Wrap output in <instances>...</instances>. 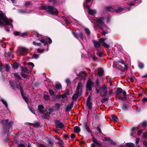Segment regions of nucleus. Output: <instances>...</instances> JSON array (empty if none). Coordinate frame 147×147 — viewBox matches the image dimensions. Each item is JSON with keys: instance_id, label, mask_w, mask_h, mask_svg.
Instances as JSON below:
<instances>
[{"instance_id": "obj_1", "label": "nucleus", "mask_w": 147, "mask_h": 147, "mask_svg": "<svg viewBox=\"0 0 147 147\" xmlns=\"http://www.w3.org/2000/svg\"><path fill=\"white\" fill-rule=\"evenodd\" d=\"M13 20L10 18L8 19L4 14L3 12L0 11V26L5 28L6 26H10L11 29L13 28V26L12 24Z\"/></svg>"}, {"instance_id": "obj_2", "label": "nucleus", "mask_w": 147, "mask_h": 147, "mask_svg": "<svg viewBox=\"0 0 147 147\" xmlns=\"http://www.w3.org/2000/svg\"><path fill=\"white\" fill-rule=\"evenodd\" d=\"M8 119H6L2 120L1 122V123L3 125L2 127L4 133L5 134L7 133L8 136L9 135V129L12 127L13 123V122L11 121L9 122L8 123Z\"/></svg>"}, {"instance_id": "obj_3", "label": "nucleus", "mask_w": 147, "mask_h": 147, "mask_svg": "<svg viewBox=\"0 0 147 147\" xmlns=\"http://www.w3.org/2000/svg\"><path fill=\"white\" fill-rule=\"evenodd\" d=\"M104 9L107 12L112 11L113 12H115L117 13H119L122 12L124 9L121 7H119L116 8L109 5L105 7Z\"/></svg>"}, {"instance_id": "obj_4", "label": "nucleus", "mask_w": 147, "mask_h": 147, "mask_svg": "<svg viewBox=\"0 0 147 147\" xmlns=\"http://www.w3.org/2000/svg\"><path fill=\"white\" fill-rule=\"evenodd\" d=\"M95 21L97 24L98 27L101 30H104L106 26L104 24V18L103 17H100L94 19Z\"/></svg>"}, {"instance_id": "obj_5", "label": "nucleus", "mask_w": 147, "mask_h": 147, "mask_svg": "<svg viewBox=\"0 0 147 147\" xmlns=\"http://www.w3.org/2000/svg\"><path fill=\"white\" fill-rule=\"evenodd\" d=\"M47 9V11L53 15H56L58 14L57 9L53 6L50 5H48Z\"/></svg>"}, {"instance_id": "obj_6", "label": "nucleus", "mask_w": 147, "mask_h": 147, "mask_svg": "<svg viewBox=\"0 0 147 147\" xmlns=\"http://www.w3.org/2000/svg\"><path fill=\"white\" fill-rule=\"evenodd\" d=\"M28 52V50L26 48L24 47L19 48L17 50L18 54L19 55H26Z\"/></svg>"}, {"instance_id": "obj_7", "label": "nucleus", "mask_w": 147, "mask_h": 147, "mask_svg": "<svg viewBox=\"0 0 147 147\" xmlns=\"http://www.w3.org/2000/svg\"><path fill=\"white\" fill-rule=\"evenodd\" d=\"M94 82H92L90 78H89L86 84V91H91L92 88L94 86Z\"/></svg>"}, {"instance_id": "obj_8", "label": "nucleus", "mask_w": 147, "mask_h": 147, "mask_svg": "<svg viewBox=\"0 0 147 147\" xmlns=\"http://www.w3.org/2000/svg\"><path fill=\"white\" fill-rule=\"evenodd\" d=\"M113 67L123 72L127 68V65H123V66H122L121 65H113Z\"/></svg>"}, {"instance_id": "obj_9", "label": "nucleus", "mask_w": 147, "mask_h": 147, "mask_svg": "<svg viewBox=\"0 0 147 147\" xmlns=\"http://www.w3.org/2000/svg\"><path fill=\"white\" fill-rule=\"evenodd\" d=\"M147 126V121H144L136 127L137 129H145Z\"/></svg>"}, {"instance_id": "obj_10", "label": "nucleus", "mask_w": 147, "mask_h": 147, "mask_svg": "<svg viewBox=\"0 0 147 147\" xmlns=\"http://www.w3.org/2000/svg\"><path fill=\"white\" fill-rule=\"evenodd\" d=\"M55 126L57 128H61L63 129L65 127V125L63 124L59 120H55Z\"/></svg>"}, {"instance_id": "obj_11", "label": "nucleus", "mask_w": 147, "mask_h": 147, "mask_svg": "<svg viewBox=\"0 0 147 147\" xmlns=\"http://www.w3.org/2000/svg\"><path fill=\"white\" fill-rule=\"evenodd\" d=\"M87 7L88 9V11L89 14L92 16H94L96 13V11L95 9H91L90 8V7L89 5H87Z\"/></svg>"}, {"instance_id": "obj_12", "label": "nucleus", "mask_w": 147, "mask_h": 147, "mask_svg": "<svg viewBox=\"0 0 147 147\" xmlns=\"http://www.w3.org/2000/svg\"><path fill=\"white\" fill-rule=\"evenodd\" d=\"M72 33L74 36L78 39L79 36L82 39H83L84 38V36L83 34L81 32H80L78 34L76 32H72Z\"/></svg>"}, {"instance_id": "obj_13", "label": "nucleus", "mask_w": 147, "mask_h": 147, "mask_svg": "<svg viewBox=\"0 0 147 147\" xmlns=\"http://www.w3.org/2000/svg\"><path fill=\"white\" fill-rule=\"evenodd\" d=\"M106 38H102L99 39V41L100 42L101 44H103L102 45H103L106 48H108L109 47V45L105 43V40Z\"/></svg>"}, {"instance_id": "obj_14", "label": "nucleus", "mask_w": 147, "mask_h": 147, "mask_svg": "<svg viewBox=\"0 0 147 147\" xmlns=\"http://www.w3.org/2000/svg\"><path fill=\"white\" fill-rule=\"evenodd\" d=\"M41 113L43 114L42 116V118L45 119H49L50 115L51 114V112H46L45 113V111H44L43 113Z\"/></svg>"}, {"instance_id": "obj_15", "label": "nucleus", "mask_w": 147, "mask_h": 147, "mask_svg": "<svg viewBox=\"0 0 147 147\" xmlns=\"http://www.w3.org/2000/svg\"><path fill=\"white\" fill-rule=\"evenodd\" d=\"M107 85H105V84H104L102 86V87L100 86L99 88L100 89V90H102L103 91V93H107Z\"/></svg>"}, {"instance_id": "obj_16", "label": "nucleus", "mask_w": 147, "mask_h": 147, "mask_svg": "<svg viewBox=\"0 0 147 147\" xmlns=\"http://www.w3.org/2000/svg\"><path fill=\"white\" fill-rule=\"evenodd\" d=\"M46 144L49 146L53 147L54 146V143L53 140L50 138H48V140L47 141Z\"/></svg>"}, {"instance_id": "obj_17", "label": "nucleus", "mask_w": 147, "mask_h": 147, "mask_svg": "<svg viewBox=\"0 0 147 147\" xmlns=\"http://www.w3.org/2000/svg\"><path fill=\"white\" fill-rule=\"evenodd\" d=\"M87 75L84 71H81L78 74V76L83 79H85L86 76Z\"/></svg>"}, {"instance_id": "obj_18", "label": "nucleus", "mask_w": 147, "mask_h": 147, "mask_svg": "<svg viewBox=\"0 0 147 147\" xmlns=\"http://www.w3.org/2000/svg\"><path fill=\"white\" fill-rule=\"evenodd\" d=\"M38 39L41 42L44 43V45L45 46L47 45V48L46 49V50L47 51H48L49 50V46L48 45L47 41L43 39H40V38H38Z\"/></svg>"}, {"instance_id": "obj_19", "label": "nucleus", "mask_w": 147, "mask_h": 147, "mask_svg": "<svg viewBox=\"0 0 147 147\" xmlns=\"http://www.w3.org/2000/svg\"><path fill=\"white\" fill-rule=\"evenodd\" d=\"M136 1H133L131 2L128 3V5H129V7H127V11H129L130 10V8L131 7L133 6H136L138 5H136Z\"/></svg>"}, {"instance_id": "obj_20", "label": "nucleus", "mask_w": 147, "mask_h": 147, "mask_svg": "<svg viewBox=\"0 0 147 147\" xmlns=\"http://www.w3.org/2000/svg\"><path fill=\"white\" fill-rule=\"evenodd\" d=\"M93 43L94 44V46L95 48L98 49L100 48V46L101 44L100 42L99 41V40L98 41H96L95 40L93 41Z\"/></svg>"}, {"instance_id": "obj_21", "label": "nucleus", "mask_w": 147, "mask_h": 147, "mask_svg": "<svg viewBox=\"0 0 147 147\" xmlns=\"http://www.w3.org/2000/svg\"><path fill=\"white\" fill-rule=\"evenodd\" d=\"M44 106L41 105H39L38 106V110L40 113H43L44 111H45L44 110Z\"/></svg>"}, {"instance_id": "obj_22", "label": "nucleus", "mask_w": 147, "mask_h": 147, "mask_svg": "<svg viewBox=\"0 0 147 147\" xmlns=\"http://www.w3.org/2000/svg\"><path fill=\"white\" fill-rule=\"evenodd\" d=\"M21 69L22 71L21 73H28V69L26 67L21 66Z\"/></svg>"}, {"instance_id": "obj_23", "label": "nucleus", "mask_w": 147, "mask_h": 147, "mask_svg": "<svg viewBox=\"0 0 147 147\" xmlns=\"http://www.w3.org/2000/svg\"><path fill=\"white\" fill-rule=\"evenodd\" d=\"M83 87V84L81 82H80L78 83L77 87L76 88V91H78L79 92V90L80 89H82V88Z\"/></svg>"}, {"instance_id": "obj_24", "label": "nucleus", "mask_w": 147, "mask_h": 147, "mask_svg": "<svg viewBox=\"0 0 147 147\" xmlns=\"http://www.w3.org/2000/svg\"><path fill=\"white\" fill-rule=\"evenodd\" d=\"M79 92H78V91H76V93L74 94L72 96V100H74L77 99L79 96Z\"/></svg>"}, {"instance_id": "obj_25", "label": "nucleus", "mask_w": 147, "mask_h": 147, "mask_svg": "<svg viewBox=\"0 0 147 147\" xmlns=\"http://www.w3.org/2000/svg\"><path fill=\"white\" fill-rule=\"evenodd\" d=\"M74 105V103L73 102H72L70 105L69 107L67 106L66 108V111L67 112H68L70 111L73 108Z\"/></svg>"}, {"instance_id": "obj_26", "label": "nucleus", "mask_w": 147, "mask_h": 147, "mask_svg": "<svg viewBox=\"0 0 147 147\" xmlns=\"http://www.w3.org/2000/svg\"><path fill=\"white\" fill-rule=\"evenodd\" d=\"M86 105L89 109L91 110L92 107V104L91 102H86Z\"/></svg>"}, {"instance_id": "obj_27", "label": "nucleus", "mask_w": 147, "mask_h": 147, "mask_svg": "<svg viewBox=\"0 0 147 147\" xmlns=\"http://www.w3.org/2000/svg\"><path fill=\"white\" fill-rule=\"evenodd\" d=\"M74 131L75 133H76L79 132L80 131L81 129L78 126H76L74 127Z\"/></svg>"}, {"instance_id": "obj_28", "label": "nucleus", "mask_w": 147, "mask_h": 147, "mask_svg": "<svg viewBox=\"0 0 147 147\" xmlns=\"http://www.w3.org/2000/svg\"><path fill=\"white\" fill-rule=\"evenodd\" d=\"M84 128H85L87 132L89 133H91V131L89 127L88 126L87 123H85L84 124Z\"/></svg>"}, {"instance_id": "obj_29", "label": "nucleus", "mask_w": 147, "mask_h": 147, "mask_svg": "<svg viewBox=\"0 0 147 147\" xmlns=\"http://www.w3.org/2000/svg\"><path fill=\"white\" fill-rule=\"evenodd\" d=\"M103 70L102 68H100L98 70V72L97 73V75L99 76H102L103 75Z\"/></svg>"}, {"instance_id": "obj_30", "label": "nucleus", "mask_w": 147, "mask_h": 147, "mask_svg": "<svg viewBox=\"0 0 147 147\" xmlns=\"http://www.w3.org/2000/svg\"><path fill=\"white\" fill-rule=\"evenodd\" d=\"M61 97V95H55L52 98V99L53 100H55L58 98H59Z\"/></svg>"}, {"instance_id": "obj_31", "label": "nucleus", "mask_w": 147, "mask_h": 147, "mask_svg": "<svg viewBox=\"0 0 147 147\" xmlns=\"http://www.w3.org/2000/svg\"><path fill=\"white\" fill-rule=\"evenodd\" d=\"M112 119L114 121H117L118 120V118L117 116L113 114L111 115Z\"/></svg>"}, {"instance_id": "obj_32", "label": "nucleus", "mask_w": 147, "mask_h": 147, "mask_svg": "<svg viewBox=\"0 0 147 147\" xmlns=\"http://www.w3.org/2000/svg\"><path fill=\"white\" fill-rule=\"evenodd\" d=\"M123 90L120 88H117L116 92H117V94H116L117 95L119 94L122 92Z\"/></svg>"}, {"instance_id": "obj_33", "label": "nucleus", "mask_w": 147, "mask_h": 147, "mask_svg": "<svg viewBox=\"0 0 147 147\" xmlns=\"http://www.w3.org/2000/svg\"><path fill=\"white\" fill-rule=\"evenodd\" d=\"M14 77L17 79L21 80L22 79V78L19 75L18 73H15L14 74Z\"/></svg>"}, {"instance_id": "obj_34", "label": "nucleus", "mask_w": 147, "mask_h": 147, "mask_svg": "<svg viewBox=\"0 0 147 147\" xmlns=\"http://www.w3.org/2000/svg\"><path fill=\"white\" fill-rule=\"evenodd\" d=\"M112 139H111L110 137H104L103 138V140L105 141L109 142L111 141Z\"/></svg>"}, {"instance_id": "obj_35", "label": "nucleus", "mask_w": 147, "mask_h": 147, "mask_svg": "<svg viewBox=\"0 0 147 147\" xmlns=\"http://www.w3.org/2000/svg\"><path fill=\"white\" fill-rule=\"evenodd\" d=\"M39 55L40 54H37L34 53L32 55V58L34 59H37L39 58Z\"/></svg>"}, {"instance_id": "obj_36", "label": "nucleus", "mask_w": 147, "mask_h": 147, "mask_svg": "<svg viewBox=\"0 0 147 147\" xmlns=\"http://www.w3.org/2000/svg\"><path fill=\"white\" fill-rule=\"evenodd\" d=\"M40 124L38 122H36L35 123L33 124V127L35 128H38L40 127Z\"/></svg>"}, {"instance_id": "obj_37", "label": "nucleus", "mask_w": 147, "mask_h": 147, "mask_svg": "<svg viewBox=\"0 0 147 147\" xmlns=\"http://www.w3.org/2000/svg\"><path fill=\"white\" fill-rule=\"evenodd\" d=\"M127 147H134V144L132 143H128L126 144Z\"/></svg>"}, {"instance_id": "obj_38", "label": "nucleus", "mask_w": 147, "mask_h": 147, "mask_svg": "<svg viewBox=\"0 0 147 147\" xmlns=\"http://www.w3.org/2000/svg\"><path fill=\"white\" fill-rule=\"evenodd\" d=\"M4 67L5 68V71L7 72H9L10 70V67L9 65H6L4 66Z\"/></svg>"}, {"instance_id": "obj_39", "label": "nucleus", "mask_w": 147, "mask_h": 147, "mask_svg": "<svg viewBox=\"0 0 147 147\" xmlns=\"http://www.w3.org/2000/svg\"><path fill=\"white\" fill-rule=\"evenodd\" d=\"M47 6L48 5L42 6H41L39 7V8L40 10H45L47 11Z\"/></svg>"}, {"instance_id": "obj_40", "label": "nucleus", "mask_w": 147, "mask_h": 147, "mask_svg": "<svg viewBox=\"0 0 147 147\" xmlns=\"http://www.w3.org/2000/svg\"><path fill=\"white\" fill-rule=\"evenodd\" d=\"M43 98L45 100H49L50 98L49 96L47 94H45L43 96Z\"/></svg>"}, {"instance_id": "obj_41", "label": "nucleus", "mask_w": 147, "mask_h": 147, "mask_svg": "<svg viewBox=\"0 0 147 147\" xmlns=\"http://www.w3.org/2000/svg\"><path fill=\"white\" fill-rule=\"evenodd\" d=\"M123 108L125 110H127L128 109V106L125 103H123L122 105Z\"/></svg>"}, {"instance_id": "obj_42", "label": "nucleus", "mask_w": 147, "mask_h": 147, "mask_svg": "<svg viewBox=\"0 0 147 147\" xmlns=\"http://www.w3.org/2000/svg\"><path fill=\"white\" fill-rule=\"evenodd\" d=\"M28 32H24L21 34V36L23 37L24 36H27L28 34Z\"/></svg>"}, {"instance_id": "obj_43", "label": "nucleus", "mask_w": 147, "mask_h": 147, "mask_svg": "<svg viewBox=\"0 0 147 147\" xmlns=\"http://www.w3.org/2000/svg\"><path fill=\"white\" fill-rule=\"evenodd\" d=\"M85 31L86 34L88 35H89L90 34V30L87 28H86L85 29Z\"/></svg>"}, {"instance_id": "obj_44", "label": "nucleus", "mask_w": 147, "mask_h": 147, "mask_svg": "<svg viewBox=\"0 0 147 147\" xmlns=\"http://www.w3.org/2000/svg\"><path fill=\"white\" fill-rule=\"evenodd\" d=\"M56 88L58 89L59 90L61 88V86L60 84H57L55 86Z\"/></svg>"}, {"instance_id": "obj_45", "label": "nucleus", "mask_w": 147, "mask_h": 147, "mask_svg": "<svg viewBox=\"0 0 147 147\" xmlns=\"http://www.w3.org/2000/svg\"><path fill=\"white\" fill-rule=\"evenodd\" d=\"M33 44L34 45L36 46H40L41 45V44L40 42L36 43L35 41H33Z\"/></svg>"}, {"instance_id": "obj_46", "label": "nucleus", "mask_w": 147, "mask_h": 147, "mask_svg": "<svg viewBox=\"0 0 147 147\" xmlns=\"http://www.w3.org/2000/svg\"><path fill=\"white\" fill-rule=\"evenodd\" d=\"M95 87L96 88H98V86L99 84V82L98 80L97 79L95 82Z\"/></svg>"}, {"instance_id": "obj_47", "label": "nucleus", "mask_w": 147, "mask_h": 147, "mask_svg": "<svg viewBox=\"0 0 147 147\" xmlns=\"http://www.w3.org/2000/svg\"><path fill=\"white\" fill-rule=\"evenodd\" d=\"M26 74V73H21L22 76L24 78H27L28 77V75Z\"/></svg>"}, {"instance_id": "obj_48", "label": "nucleus", "mask_w": 147, "mask_h": 147, "mask_svg": "<svg viewBox=\"0 0 147 147\" xmlns=\"http://www.w3.org/2000/svg\"><path fill=\"white\" fill-rule=\"evenodd\" d=\"M1 101L3 104L5 105V107H7L8 106V104L6 101L3 99L1 100Z\"/></svg>"}, {"instance_id": "obj_49", "label": "nucleus", "mask_w": 147, "mask_h": 147, "mask_svg": "<svg viewBox=\"0 0 147 147\" xmlns=\"http://www.w3.org/2000/svg\"><path fill=\"white\" fill-rule=\"evenodd\" d=\"M117 63L118 64L121 63V64H125V63L121 59H120L119 60L117 61Z\"/></svg>"}, {"instance_id": "obj_50", "label": "nucleus", "mask_w": 147, "mask_h": 147, "mask_svg": "<svg viewBox=\"0 0 147 147\" xmlns=\"http://www.w3.org/2000/svg\"><path fill=\"white\" fill-rule=\"evenodd\" d=\"M49 92L50 95L51 96H52L54 94V92L53 90L51 89H49Z\"/></svg>"}, {"instance_id": "obj_51", "label": "nucleus", "mask_w": 147, "mask_h": 147, "mask_svg": "<svg viewBox=\"0 0 147 147\" xmlns=\"http://www.w3.org/2000/svg\"><path fill=\"white\" fill-rule=\"evenodd\" d=\"M45 50V49H38L37 50V51L38 53H41L43 52Z\"/></svg>"}, {"instance_id": "obj_52", "label": "nucleus", "mask_w": 147, "mask_h": 147, "mask_svg": "<svg viewBox=\"0 0 147 147\" xmlns=\"http://www.w3.org/2000/svg\"><path fill=\"white\" fill-rule=\"evenodd\" d=\"M30 111L33 113L35 114V112L33 109V108L32 107H28Z\"/></svg>"}, {"instance_id": "obj_53", "label": "nucleus", "mask_w": 147, "mask_h": 147, "mask_svg": "<svg viewBox=\"0 0 147 147\" xmlns=\"http://www.w3.org/2000/svg\"><path fill=\"white\" fill-rule=\"evenodd\" d=\"M91 57H92V60L93 61H95L96 60V57L94 55H91Z\"/></svg>"}, {"instance_id": "obj_54", "label": "nucleus", "mask_w": 147, "mask_h": 147, "mask_svg": "<svg viewBox=\"0 0 147 147\" xmlns=\"http://www.w3.org/2000/svg\"><path fill=\"white\" fill-rule=\"evenodd\" d=\"M55 107L57 109H59L60 107V104L58 103H57L55 104Z\"/></svg>"}, {"instance_id": "obj_55", "label": "nucleus", "mask_w": 147, "mask_h": 147, "mask_svg": "<svg viewBox=\"0 0 147 147\" xmlns=\"http://www.w3.org/2000/svg\"><path fill=\"white\" fill-rule=\"evenodd\" d=\"M76 135L74 134H71L70 136V138H69V139H71L76 137Z\"/></svg>"}, {"instance_id": "obj_56", "label": "nucleus", "mask_w": 147, "mask_h": 147, "mask_svg": "<svg viewBox=\"0 0 147 147\" xmlns=\"http://www.w3.org/2000/svg\"><path fill=\"white\" fill-rule=\"evenodd\" d=\"M12 54V53L11 52H10L7 53L5 54L8 57H10L11 56Z\"/></svg>"}, {"instance_id": "obj_57", "label": "nucleus", "mask_w": 147, "mask_h": 147, "mask_svg": "<svg viewBox=\"0 0 147 147\" xmlns=\"http://www.w3.org/2000/svg\"><path fill=\"white\" fill-rule=\"evenodd\" d=\"M143 129H141L138 131L137 132V134L138 136H140V134L142 133Z\"/></svg>"}, {"instance_id": "obj_58", "label": "nucleus", "mask_w": 147, "mask_h": 147, "mask_svg": "<svg viewBox=\"0 0 147 147\" xmlns=\"http://www.w3.org/2000/svg\"><path fill=\"white\" fill-rule=\"evenodd\" d=\"M65 82L67 85H69L71 82L70 80L68 78L66 79Z\"/></svg>"}, {"instance_id": "obj_59", "label": "nucleus", "mask_w": 147, "mask_h": 147, "mask_svg": "<svg viewBox=\"0 0 147 147\" xmlns=\"http://www.w3.org/2000/svg\"><path fill=\"white\" fill-rule=\"evenodd\" d=\"M58 143H59V146L60 147H65L63 146V145L64 144V143L63 141H61V142H59Z\"/></svg>"}, {"instance_id": "obj_60", "label": "nucleus", "mask_w": 147, "mask_h": 147, "mask_svg": "<svg viewBox=\"0 0 147 147\" xmlns=\"http://www.w3.org/2000/svg\"><path fill=\"white\" fill-rule=\"evenodd\" d=\"M96 54L97 55H98V56H99L100 57H102V53L100 52L99 51H98L97 52Z\"/></svg>"}, {"instance_id": "obj_61", "label": "nucleus", "mask_w": 147, "mask_h": 147, "mask_svg": "<svg viewBox=\"0 0 147 147\" xmlns=\"http://www.w3.org/2000/svg\"><path fill=\"white\" fill-rule=\"evenodd\" d=\"M107 99L106 98H103L101 100V102L102 103H105L107 100Z\"/></svg>"}, {"instance_id": "obj_62", "label": "nucleus", "mask_w": 147, "mask_h": 147, "mask_svg": "<svg viewBox=\"0 0 147 147\" xmlns=\"http://www.w3.org/2000/svg\"><path fill=\"white\" fill-rule=\"evenodd\" d=\"M143 137L147 139V132H145L143 134Z\"/></svg>"}, {"instance_id": "obj_63", "label": "nucleus", "mask_w": 147, "mask_h": 147, "mask_svg": "<svg viewBox=\"0 0 147 147\" xmlns=\"http://www.w3.org/2000/svg\"><path fill=\"white\" fill-rule=\"evenodd\" d=\"M48 111H50L51 112V113L53 112L54 111L53 108L50 107L48 109Z\"/></svg>"}, {"instance_id": "obj_64", "label": "nucleus", "mask_w": 147, "mask_h": 147, "mask_svg": "<svg viewBox=\"0 0 147 147\" xmlns=\"http://www.w3.org/2000/svg\"><path fill=\"white\" fill-rule=\"evenodd\" d=\"M39 147H47V146L46 145H44L42 144H40L38 145Z\"/></svg>"}]
</instances>
